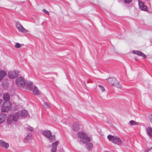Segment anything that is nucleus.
<instances>
[{
    "mask_svg": "<svg viewBox=\"0 0 152 152\" xmlns=\"http://www.w3.org/2000/svg\"><path fill=\"white\" fill-rule=\"evenodd\" d=\"M99 86L102 92H104L105 91V89L103 86L101 85H99Z\"/></svg>",
    "mask_w": 152,
    "mask_h": 152,
    "instance_id": "a878e982",
    "label": "nucleus"
},
{
    "mask_svg": "<svg viewBox=\"0 0 152 152\" xmlns=\"http://www.w3.org/2000/svg\"><path fill=\"white\" fill-rule=\"evenodd\" d=\"M42 134L44 136L46 137L50 142L55 140V136L52 135L51 132L49 130H46L42 132Z\"/></svg>",
    "mask_w": 152,
    "mask_h": 152,
    "instance_id": "20e7f679",
    "label": "nucleus"
},
{
    "mask_svg": "<svg viewBox=\"0 0 152 152\" xmlns=\"http://www.w3.org/2000/svg\"><path fill=\"white\" fill-rule=\"evenodd\" d=\"M129 123H130V124L132 126L136 125L138 124L137 122H135L134 121L132 120L130 121L129 122Z\"/></svg>",
    "mask_w": 152,
    "mask_h": 152,
    "instance_id": "393cba45",
    "label": "nucleus"
},
{
    "mask_svg": "<svg viewBox=\"0 0 152 152\" xmlns=\"http://www.w3.org/2000/svg\"><path fill=\"white\" fill-rule=\"evenodd\" d=\"M78 137L80 140V142L82 143L86 144L90 142V138L85 132H79L78 133Z\"/></svg>",
    "mask_w": 152,
    "mask_h": 152,
    "instance_id": "f257e3e1",
    "label": "nucleus"
},
{
    "mask_svg": "<svg viewBox=\"0 0 152 152\" xmlns=\"http://www.w3.org/2000/svg\"><path fill=\"white\" fill-rule=\"evenodd\" d=\"M93 144L91 143H89L86 145V147L89 151L91 150L93 148Z\"/></svg>",
    "mask_w": 152,
    "mask_h": 152,
    "instance_id": "5701e85b",
    "label": "nucleus"
},
{
    "mask_svg": "<svg viewBox=\"0 0 152 152\" xmlns=\"http://www.w3.org/2000/svg\"><path fill=\"white\" fill-rule=\"evenodd\" d=\"M21 115L22 117H25L28 115V111L26 110H22L20 112Z\"/></svg>",
    "mask_w": 152,
    "mask_h": 152,
    "instance_id": "412c9836",
    "label": "nucleus"
},
{
    "mask_svg": "<svg viewBox=\"0 0 152 152\" xmlns=\"http://www.w3.org/2000/svg\"><path fill=\"white\" fill-rule=\"evenodd\" d=\"M26 89L29 91H32L33 89L32 86H34L33 84L32 83L31 81H28L26 83Z\"/></svg>",
    "mask_w": 152,
    "mask_h": 152,
    "instance_id": "f8f14e48",
    "label": "nucleus"
},
{
    "mask_svg": "<svg viewBox=\"0 0 152 152\" xmlns=\"http://www.w3.org/2000/svg\"><path fill=\"white\" fill-rule=\"evenodd\" d=\"M10 96L7 93H5L3 95V99L5 102H8L10 99Z\"/></svg>",
    "mask_w": 152,
    "mask_h": 152,
    "instance_id": "a211bd4d",
    "label": "nucleus"
},
{
    "mask_svg": "<svg viewBox=\"0 0 152 152\" xmlns=\"http://www.w3.org/2000/svg\"><path fill=\"white\" fill-rule=\"evenodd\" d=\"M32 87V88H33L32 90L34 94L36 95L39 94L40 93V91L37 88L35 85L33 86Z\"/></svg>",
    "mask_w": 152,
    "mask_h": 152,
    "instance_id": "dca6fc26",
    "label": "nucleus"
},
{
    "mask_svg": "<svg viewBox=\"0 0 152 152\" xmlns=\"http://www.w3.org/2000/svg\"><path fill=\"white\" fill-rule=\"evenodd\" d=\"M108 82L110 84L114 86L117 88H120L121 87V85L115 78H109L108 79Z\"/></svg>",
    "mask_w": 152,
    "mask_h": 152,
    "instance_id": "423d86ee",
    "label": "nucleus"
},
{
    "mask_svg": "<svg viewBox=\"0 0 152 152\" xmlns=\"http://www.w3.org/2000/svg\"><path fill=\"white\" fill-rule=\"evenodd\" d=\"M138 2L139 9L140 10L145 12L148 11V7L146 5L144 4V3L140 0H138Z\"/></svg>",
    "mask_w": 152,
    "mask_h": 152,
    "instance_id": "1a4fd4ad",
    "label": "nucleus"
},
{
    "mask_svg": "<svg viewBox=\"0 0 152 152\" xmlns=\"http://www.w3.org/2000/svg\"><path fill=\"white\" fill-rule=\"evenodd\" d=\"M72 128L75 131H78L80 128V126L78 122H76L74 123L72 126Z\"/></svg>",
    "mask_w": 152,
    "mask_h": 152,
    "instance_id": "ddd939ff",
    "label": "nucleus"
},
{
    "mask_svg": "<svg viewBox=\"0 0 152 152\" xmlns=\"http://www.w3.org/2000/svg\"><path fill=\"white\" fill-rule=\"evenodd\" d=\"M132 53L134 54H136L144 58H146V55L140 51L138 50H134L132 52Z\"/></svg>",
    "mask_w": 152,
    "mask_h": 152,
    "instance_id": "4468645a",
    "label": "nucleus"
},
{
    "mask_svg": "<svg viewBox=\"0 0 152 152\" xmlns=\"http://www.w3.org/2000/svg\"><path fill=\"white\" fill-rule=\"evenodd\" d=\"M146 131L147 134L150 137L152 136V129L150 127H148L146 129Z\"/></svg>",
    "mask_w": 152,
    "mask_h": 152,
    "instance_id": "aec40b11",
    "label": "nucleus"
},
{
    "mask_svg": "<svg viewBox=\"0 0 152 152\" xmlns=\"http://www.w3.org/2000/svg\"><path fill=\"white\" fill-rule=\"evenodd\" d=\"M149 119L150 122L152 124V114L149 116Z\"/></svg>",
    "mask_w": 152,
    "mask_h": 152,
    "instance_id": "c756f323",
    "label": "nucleus"
},
{
    "mask_svg": "<svg viewBox=\"0 0 152 152\" xmlns=\"http://www.w3.org/2000/svg\"><path fill=\"white\" fill-rule=\"evenodd\" d=\"M15 25L18 31L20 33H23L28 31V30L26 29L18 21L16 23Z\"/></svg>",
    "mask_w": 152,
    "mask_h": 152,
    "instance_id": "6e6552de",
    "label": "nucleus"
},
{
    "mask_svg": "<svg viewBox=\"0 0 152 152\" xmlns=\"http://www.w3.org/2000/svg\"><path fill=\"white\" fill-rule=\"evenodd\" d=\"M20 113L18 112L15 113V114L9 116L7 121L8 124H11L13 121H17L20 116Z\"/></svg>",
    "mask_w": 152,
    "mask_h": 152,
    "instance_id": "f03ea898",
    "label": "nucleus"
},
{
    "mask_svg": "<svg viewBox=\"0 0 152 152\" xmlns=\"http://www.w3.org/2000/svg\"><path fill=\"white\" fill-rule=\"evenodd\" d=\"M11 104L9 102H5L1 106V110L3 112L8 111L10 109Z\"/></svg>",
    "mask_w": 152,
    "mask_h": 152,
    "instance_id": "0eeeda50",
    "label": "nucleus"
},
{
    "mask_svg": "<svg viewBox=\"0 0 152 152\" xmlns=\"http://www.w3.org/2000/svg\"><path fill=\"white\" fill-rule=\"evenodd\" d=\"M7 75V72L5 71L0 69V81Z\"/></svg>",
    "mask_w": 152,
    "mask_h": 152,
    "instance_id": "f3484780",
    "label": "nucleus"
},
{
    "mask_svg": "<svg viewBox=\"0 0 152 152\" xmlns=\"http://www.w3.org/2000/svg\"><path fill=\"white\" fill-rule=\"evenodd\" d=\"M0 146L3 148L7 149L9 147V144L3 140H0Z\"/></svg>",
    "mask_w": 152,
    "mask_h": 152,
    "instance_id": "9b49d317",
    "label": "nucleus"
},
{
    "mask_svg": "<svg viewBox=\"0 0 152 152\" xmlns=\"http://www.w3.org/2000/svg\"><path fill=\"white\" fill-rule=\"evenodd\" d=\"M31 139V135H28L24 139V142L26 143L28 142Z\"/></svg>",
    "mask_w": 152,
    "mask_h": 152,
    "instance_id": "4be33fe9",
    "label": "nucleus"
},
{
    "mask_svg": "<svg viewBox=\"0 0 152 152\" xmlns=\"http://www.w3.org/2000/svg\"><path fill=\"white\" fill-rule=\"evenodd\" d=\"M15 47L17 48H18L21 47L20 44L18 43H16L15 45Z\"/></svg>",
    "mask_w": 152,
    "mask_h": 152,
    "instance_id": "cd10ccee",
    "label": "nucleus"
},
{
    "mask_svg": "<svg viewBox=\"0 0 152 152\" xmlns=\"http://www.w3.org/2000/svg\"><path fill=\"white\" fill-rule=\"evenodd\" d=\"M43 107L45 108H50V106L48 103L43 101V103L42 104Z\"/></svg>",
    "mask_w": 152,
    "mask_h": 152,
    "instance_id": "b1692460",
    "label": "nucleus"
},
{
    "mask_svg": "<svg viewBox=\"0 0 152 152\" xmlns=\"http://www.w3.org/2000/svg\"><path fill=\"white\" fill-rule=\"evenodd\" d=\"M132 1V0H124V3L126 4H129Z\"/></svg>",
    "mask_w": 152,
    "mask_h": 152,
    "instance_id": "c85d7f7f",
    "label": "nucleus"
},
{
    "mask_svg": "<svg viewBox=\"0 0 152 152\" xmlns=\"http://www.w3.org/2000/svg\"><path fill=\"white\" fill-rule=\"evenodd\" d=\"M149 148V149H150V150H151V149H152V147H151Z\"/></svg>",
    "mask_w": 152,
    "mask_h": 152,
    "instance_id": "473e14b6",
    "label": "nucleus"
},
{
    "mask_svg": "<svg viewBox=\"0 0 152 152\" xmlns=\"http://www.w3.org/2000/svg\"><path fill=\"white\" fill-rule=\"evenodd\" d=\"M6 117V114L2 113L0 115V123H1L4 121Z\"/></svg>",
    "mask_w": 152,
    "mask_h": 152,
    "instance_id": "6ab92c4d",
    "label": "nucleus"
},
{
    "mask_svg": "<svg viewBox=\"0 0 152 152\" xmlns=\"http://www.w3.org/2000/svg\"><path fill=\"white\" fill-rule=\"evenodd\" d=\"M19 73V72L18 71H10L8 73V76L10 78H14L18 76Z\"/></svg>",
    "mask_w": 152,
    "mask_h": 152,
    "instance_id": "9d476101",
    "label": "nucleus"
},
{
    "mask_svg": "<svg viewBox=\"0 0 152 152\" xmlns=\"http://www.w3.org/2000/svg\"><path fill=\"white\" fill-rule=\"evenodd\" d=\"M150 150V149H149V148H148L145 150V152H148Z\"/></svg>",
    "mask_w": 152,
    "mask_h": 152,
    "instance_id": "2f4dec72",
    "label": "nucleus"
},
{
    "mask_svg": "<svg viewBox=\"0 0 152 152\" xmlns=\"http://www.w3.org/2000/svg\"><path fill=\"white\" fill-rule=\"evenodd\" d=\"M107 138L109 141L118 145H121L122 143V140L117 136L109 135L107 136Z\"/></svg>",
    "mask_w": 152,
    "mask_h": 152,
    "instance_id": "7ed1b4c3",
    "label": "nucleus"
},
{
    "mask_svg": "<svg viewBox=\"0 0 152 152\" xmlns=\"http://www.w3.org/2000/svg\"><path fill=\"white\" fill-rule=\"evenodd\" d=\"M59 142L57 141L52 144L53 148L51 149V152H56L57 150V147L58 144Z\"/></svg>",
    "mask_w": 152,
    "mask_h": 152,
    "instance_id": "2eb2a0df",
    "label": "nucleus"
},
{
    "mask_svg": "<svg viewBox=\"0 0 152 152\" xmlns=\"http://www.w3.org/2000/svg\"><path fill=\"white\" fill-rule=\"evenodd\" d=\"M16 83L17 85L19 87L23 88L26 85L25 79L22 77H19L16 80Z\"/></svg>",
    "mask_w": 152,
    "mask_h": 152,
    "instance_id": "39448f33",
    "label": "nucleus"
},
{
    "mask_svg": "<svg viewBox=\"0 0 152 152\" xmlns=\"http://www.w3.org/2000/svg\"><path fill=\"white\" fill-rule=\"evenodd\" d=\"M26 127L31 132H33L34 131V128L31 126H28Z\"/></svg>",
    "mask_w": 152,
    "mask_h": 152,
    "instance_id": "bb28decb",
    "label": "nucleus"
},
{
    "mask_svg": "<svg viewBox=\"0 0 152 152\" xmlns=\"http://www.w3.org/2000/svg\"><path fill=\"white\" fill-rule=\"evenodd\" d=\"M43 12L45 13H46L47 14L49 15V12L46 10L43 9L42 10Z\"/></svg>",
    "mask_w": 152,
    "mask_h": 152,
    "instance_id": "7c9ffc66",
    "label": "nucleus"
}]
</instances>
